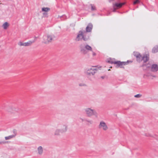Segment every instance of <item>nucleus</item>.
<instances>
[{"mask_svg": "<svg viewBox=\"0 0 158 158\" xmlns=\"http://www.w3.org/2000/svg\"><path fill=\"white\" fill-rule=\"evenodd\" d=\"M97 69H96L90 68H87L85 72V74L88 77L91 76H94L96 73Z\"/></svg>", "mask_w": 158, "mask_h": 158, "instance_id": "1", "label": "nucleus"}, {"mask_svg": "<svg viewBox=\"0 0 158 158\" xmlns=\"http://www.w3.org/2000/svg\"><path fill=\"white\" fill-rule=\"evenodd\" d=\"M133 55L136 57V61L140 63L142 62L143 56L139 52H134Z\"/></svg>", "mask_w": 158, "mask_h": 158, "instance_id": "2", "label": "nucleus"}, {"mask_svg": "<svg viewBox=\"0 0 158 158\" xmlns=\"http://www.w3.org/2000/svg\"><path fill=\"white\" fill-rule=\"evenodd\" d=\"M35 42V40L31 41H29L27 42H26L24 43H23L21 41H20L18 43V45L20 46H30L33 43Z\"/></svg>", "mask_w": 158, "mask_h": 158, "instance_id": "3", "label": "nucleus"}, {"mask_svg": "<svg viewBox=\"0 0 158 158\" xmlns=\"http://www.w3.org/2000/svg\"><path fill=\"white\" fill-rule=\"evenodd\" d=\"M93 25L91 23L88 24L86 28V30L84 31V33L89 32H91L93 29Z\"/></svg>", "mask_w": 158, "mask_h": 158, "instance_id": "4", "label": "nucleus"}, {"mask_svg": "<svg viewBox=\"0 0 158 158\" xmlns=\"http://www.w3.org/2000/svg\"><path fill=\"white\" fill-rule=\"evenodd\" d=\"M80 49V52L83 54H85L87 52V51L85 49V44H81L79 46Z\"/></svg>", "mask_w": 158, "mask_h": 158, "instance_id": "5", "label": "nucleus"}, {"mask_svg": "<svg viewBox=\"0 0 158 158\" xmlns=\"http://www.w3.org/2000/svg\"><path fill=\"white\" fill-rule=\"evenodd\" d=\"M149 54H144L143 55V58L142 59V61H143V63H146L149 60Z\"/></svg>", "mask_w": 158, "mask_h": 158, "instance_id": "6", "label": "nucleus"}, {"mask_svg": "<svg viewBox=\"0 0 158 158\" xmlns=\"http://www.w3.org/2000/svg\"><path fill=\"white\" fill-rule=\"evenodd\" d=\"M125 2H116L113 4V6L117 9H118L121 8L123 6L125 5Z\"/></svg>", "mask_w": 158, "mask_h": 158, "instance_id": "7", "label": "nucleus"}, {"mask_svg": "<svg viewBox=\"0 0 158 158\" xmlns=\"http://www.w3.org/2000/svg\"><path fill=\"white\" fill-rule=\"evenodd\" d=\"M115 64H116V65L115 66V67L116 68H120L124 69V67L123 66V65L122 62L120 60L116 61V62H115Z\"/></svg>", "mask_w": 158, "mask_h": 158, "instance_id": "8", "label": "nucleus"}, {"mask_svg": "<svg viewBox=\"0 0 158 158\" xmlns=\"http://www.w3.org/2000/svg\"><path fill=\"white\" fill-rule=\"evenodd\" d=\"M101 127H103V129L104 130H106L108 128L105 123L103 121L100 122L99 126V128H101Z\"/></svg>", "mask_w": 158, "mask_h": 158, "instance_id": "9", "label": "nucleus"}, {"mask_svg": "<svg viewBox=\"0 0 158 158\" xmlns=\"http://www.w3.org/2000/svg\"><path fill=\"white\" fill-rule=\"evenodd\" d=\"M85 111L88 117H89L92 115V113L93 112L92 109L88 108L85 109Z\"/></svg>", "mask_w": 158, "mask_h": 158, "instance_id": "10", "label": "nucleus"}, {"mask_svg": "<svg viewBox=\"0 0 158 158\" xmlns=\"http://www.w3.org/2000/svg\"><path fill=\"white\" fill-rule=\"evenodd\" d=\"M89 38V36L88 35L87 33H84V31L83 32V35L82 37L81 38L82 40H83L85 41H86L88 40Z\"/></svg>", "mask_w": 158, "mask_h": 158, "instance_id": "11", "label": "nucleus"}, {"mask_svg": "<svg viewBox=\"0 0 158 158\" xmlns=\"http://www.w3.org/2000/svg\"><path fill=\"white\" fill-rule=\"evenodd\" d=\"M151 71L156 72L158 71V65L156 64H153L151 66Z\"/></svg>", "mask_w": 158, "mask_h": 158, "instance_id": "12", "label": "nucleus"}, {"mask_svg": "<svg viewBox=\"0 0 158 158\" xmlns=\"http://www.w3.org/2000/svg\"><path fill=\"white\" fill-rule=\"evenodd\" d=\"M145 66L146 67V68H143V70H144L148 69L150 68L151 69V64L149 63H143V64L140 66V67H144Z\"/></svg>", "mask_w": 158, "mask_h": 158, "instance_id": "13", "label": "nucleus"}, {"mask_svg": "<svg viewBox=\"0 0 158 158\" xmlns=\"http://www.w3.org/2000/svg\"><path fill=\"white\" fill-rule=\"evenodd\" d=\"M114 60H115V59L114 58H107L106 59V62L108 63L111 64H115V62H116V61Z\"/></svg>", "mask_w": 158, "mask_h": 158, "instance_id": "14", "label": "nucleus"}, {"mask_svg": "<svg viewBox=\"0 0 158 158\" xmlns=\"http://www.w3.org/2000/svg\"><path fill=\"white\" fill-rule=\"evenodd\" d=\"M82 35L83 31H79V33L77 35V36L76 40L77 41L81 40L82 39H81V38H80V36H81L82 37Z\"/></svg>", "mask_w": 158, "mask_h": 158, "instance_id": "15", "label": "nucleus"}, {"mask_svg": "<svg viewBox=\"0 0 158 158\" xmlns=\"http://www.w3.org/2000/svg\"><path fill=\"white\" fill-rule=\"evenodd\" d=\"M158 52V46L156 45L154 46L152 50V52L154 53Z\"/></svg>", "mask_w": 158, "mask_h": 158, "instance_id": "16", "label": "nucleus"}, {"mask_svg": "<svg viewBox=\"0 0 158 158\" xmlns=\"http://www.w3.org/2000/svg\"><path fill=\"white\" fill-rule=\"evenodd\" d=\"M85 49L86 51L87 50V51H92V48L88 44L85 45Z\"/></svg>", "mask_w": 158, "mask_h": 158, "instance_id": "17", "label": "nucleus"}, {"mask_svg": "<svg viewBox=\"0 0 158 158\" xmlns=\"http://www.w3.org/2000/svg\"><path fill=\"white\" fill-rule=\"evenodd\" d=\"M9 26V24L7 22H5L2 25V27H3L4 29L5 30L7 29Z\"/></svg>", "mask_w": 158, "mask_h": 158, "instance_id": "18", "label": "nucleus"}, {"mask_svg": "<svg viewBox=\"0 0 158 158\" xmlns=\"http://www.w3.org/2000/svg\"><path fill=\"white\" fill-rule=\"evenodd\" d=\"M63 127H64V129H59L60 132L63 133V132H66L67 130V126L65 125H64Z\"/></svg>", "mask_w": 158, "mask_h": 158, "instance_id": "19", "label": "nucleus"}, {"mask_svg": "<svg viewBox=\"0 0 158 158\" xmlns=\"http://www.w3.org/2000/svg\"><path fill=\"white\" fill-rule=\"evenodd\" d=\"M38 153L40 155H41L43 152V150L42 147L40 146L38 148Z\"/></svg>", "mask_w": 158, "mask_h": 158, "instance_id": "20", "label": "nucleus"}, {"mask_svg": "<svg viewBox=\"0 0 158 158\" xmlns=\"http://www.w3.org/2000/svg\"><path fill=\"white\" fill-rule=\"evenodd\" d=\"M145 136H147V137H153L155 138H156V139H157L156 138V137L158 136L156 134L154 135H151L148 134V133H145Z\"/></svg>", "mask_w": 158, "mask_h": 158, "instance_id": "21", "label": "nucleus"}, {"mask_svg": "<svg viewBox=\"0 0 158 158\" xmlns=\"http://www.w3.org/2000/svg\"><path fill=\"white\" fill-rule=\"evenodd\" d=\"M50 10L49 7H43L42 8V11L43 12H47Z\"/></svg>", "mask_w": 158, "mask_h": 158, "instance_id": "22", "label": "nucleus"}, {"mask_svg": "<svg viewBox=\"0 0 158 158\" xmlns=\"http://www.w3.org/2000/svg\"><path fill=\"white\" fill-rule=\"evenodd\" d=\"M15 136V135H9L8 136H6L5 137V139L6 140L10 139L11 138H12L14 137Z\"/></svg>", "mask_w": 158, "mask_h": 158, "instance_id": "23", "label": "nucleus"}, {"mask_svg": "<svg viewBox=\"0 0 158 158\" xmlns=\"http://www.w3.org/2000/svg\"><path fill=\"white\" fill-rule=\"evenodd\" d=\"M52 39V37L51 35H48L47 40L48 42H50Z\"/></svg>", "mask_w": 158, "mask_h": 158, "instance_id": "24", "label": "nucleus"}, {"mask_svg": "<svg viewBox=\"0 0 158 158\" xmlns=\"http://www.w3.org/2000/svg\"><path fill=\"white\" fill-rule=\"evenodd\" d=\"M91 6V10H96V7L94 4H90Z\"/></svg>", "mask_w": 158, "mask_h": 158, "instance_id": "25", "label": "nucleus"}, {"mask_svg": "<svg viewBox=\"0 0 158 158\" xmlns=\"http://www.w3.org/2000/svg\"><path fill=\"white\" fill-rule=\"evenodd\" d=\"M80 119L81 120L82 122L84 120L86 121L87 122H88L90 123V124H92L93 123V121L91 120H89L87 119H84L82 118H80Z\"/></svg>", "mask_w": 158, "mask_h": 158, "instance_id": "26", "label": "nucleus"}, {"mask_svg": "<svg viewBox=\"0 0 158 158\" xmlns=\"http://www.w3.org/2000/svg\"><path fill=\"white\" fill-rule=\"evenodd\" d=\"M140 3V1L139 0H135L133 2V4L134 5H136L137 4Z\"/></svg>", "mask_w": 158, "mask_h": 158, "instance_id": "27", "label": "nucleus"}, {"mask_svg": "<svg viewBox=\"0 0 158 158\" xmlns=\"http://www.w3.org/2000/svg\"><path fill=\"white\" fill-rule=\"evenodd\" d=\"M60 133L59 129H57L55 131V135H59Z\"/></svg>", "mask_w": 158, "mask_h": 158, "instance_id": "28", "label": "nucleus"}, {"mask_svg": "<svg viewBox=\"0 0 158 158\" xmlns=\"http://www.w3.org/2000/svg\"><path fill=\"white\" fill-rule=\"evenodd\" d=\"M142 96V95L140 94H138L134 96V97L136 98H140Z\"/></svg>", "mask_w": 158, "mask_h": 158, "instance_id": "29", "label": "nucleus"}, {"mask_svg": "<svg viewBox=\"0 0 158 158\" xmlns=\"http://www.w3.org/2000/svg\"><path fill=\"white\" fill-rule=\"evenodd\" d=\"M116 9H117L116 8H115V7L114 6H113V12H117L118 13H120V12L118 11H117L116 10Z\"/></svg>", "mask_w": 158, "mask_h": 158, "instance_id": "30", "label": "nucleus"}, {"mask_svg": "<svg viewBox=\"0 0 158 158\" xmlns=\"http://www.w3.org/2000/svg\"><path fill=\"white\" fill-rule=\"evenodd\" d=\"M60 18L62 20H63L64 19H66V16L65 15H63L62 16H61L60 17Z\"/></svg>", "mask_w": 158, "mask_h": 158, "instance_id": "31", "label": "nucleus"}, {"mask_svg": "<svg viewBox=\"0 0 158 158\" xmlns=\"http://www.w3.org/2000/svg\"><path fill=\"white\" fill-rule=\"evenodd\" d=\"M93 112L92 113V115H94L97 116V113L96 112L93 110Z\"/></svg>", "mask_w": 158, "mask_h": 158, "instance_id": "32", "label": "nucleus"}, {"mask_svg": "<svg viewBox=\"0 0 158 158\" xmlns=\"http://www.w3.org/2000/svg\"><path fill=\"white\" fill-rule=\"evenodd\" d=\"M43 15L44 17H48V14L47 12H44Z\"/></svg>", "mask_w": 158, "mask_h": 158, "instance_id": "33", "label": "nucleus"}, {"mask_svg": "<svg viewBox=\"0 0 158 158\" xmlns=\"http://www.w3.org/2000/svg\"><path fill=\"white\" fill-rule=\"evenodd\" d=\"M13 133L14 134L13 135H15V136L17 134V131L15 129H14L13 130Z\"/></svg>", "mask_w": 158, "mask_h": 158, "instance_id": "34", "label": "nucleus"}, {"mask_svg": "<svg viewBox=\"0 0 158 158\" xmlns=\"http://www.w3.org/2000/svg\"><path fill=\"white\" fill-rule=\"evenodd\" d=\"M8 141H0V144H5L6 143H8Z\"/></svg>", "mask_w": 158, "mask_h": 158, "instance_id": "35", "label": "nucleus"}, {"mask_svg": "<svg viewBox=\"0 0 158 158\" xmlns=\"http://www.w3.org/2000/svg\"><path fill=\"white\" fill-rule=\"evenodd\" d=\"M127 64H128L129 63H131L133 62V61L131 60H127Z\"/></svg>", "mask_w": 158, "mask_h": 158, "instance_id": "36", "label": "nucleus"}, {"mask_svg": "<svg viewBox=\"0 0 158 158\" xmlns=\"http://www.w3.org/2000/svg\"><path fill=\"white\" fill-rule=\"evenodd\" d=\"M6 110L8 111L11 112H12V108L11 107H10V109H6Z\"/></svg>", "mask_w": 158, "mask_h": 158, "instance_id": "37", "label": "nucleus"}, {"mask_svg": "<svg viewBox=\"0 0 158 158\" xmlns=\"http://www.w3.org/2000/svg\"><path fill=\"white\" fill-rule=\"evenodd\" d=\"M123 65H127L126 61H122Z\"/></svg>", "mask_w": 158, "mask_h": 158, "instance_id": "38", "label": "nucleus"}, {"mask_svg": "<svg viewBox=\"0 0 158 158\" xmlns=\"http://www.w3.org/2000/svg\"><path fill=\"white\" fill-rule=\"evenodd\" d=\"M79 85L80 86H85V84H84L83 85H82V84H79Z\"/></svg>", "mask_w": 158, "mask_h": 158, "instance_id": "39", "label": "nucleus"}, {"mask_svg": "<svg viewBox=\"0 0 158 158\" xmlns=\"http://www.w3.org/2000/svg\"><path fill=\"white\" fill-rule=\"evenodd\" d=\"M96 55V53L95 52H93V56H95Z\"/></svg>", "mask_w": 158, "mask_h": 158, "instance_id": "40", "label": "nucleus"}, {"mask_svg": "<svg viewBox=\"0 0 158 158\" xmlns=\"http://www.w3.org/2000/svg\"><path fill=\"white\" fill-rule=\"evenodd\" d=\"M149 74H144V76H146L147 77H148L149 76Z\"/></svg>", "mask_w": 158, "mask_h": 158, "instance_id": "41", "label": "nucleus"}, {"mask_svg": "<svg viewBox=\"0 0 158 158\" xmlns=\"http://www.w3.org/2000/svg\"><path fill=\"white\" fill-rule=\"evenodd\" d=\"M105 77L104 76H102L101 77V78L103 79H104Z\"/></svg>", "mask_w": 158, "mask_h": 158, "instance_id": "42", "label": "nucleus"}, {"mask_svg": "<svg viewBox=\"0 0 158 158\" xmlns=\"http://www.w3.org/2000/svg\"><path fill=\"white\" fill-rule=\"evenodd\" d=\"M97 66H92V67H93V68H94V67H97Z\"/></svg>", "mask_w": 158, "mask_h": 158, "instance_id": "43", "label": "nucleus"}, {"mask_svg": "<svg viewBox=\"0 0 158 158\" xmlns=\"http://www.w3.org/2000/svg\"><path fill=\"white\" fill-rule=\"evenodd\" d=\"M110 69H108V71H110Z\"/></svg>", "mask_w": 158, "mask_h": 158, "instance_id": "44", "label": "nucleus"}, {"mask_svg": "<svg viewBox=\"0 0 158 158\" xmlns=\"http://www.w3.org/2000/svg\"><path fill=\"white\" fill-rule=\"evenodd\" d=\"M110 68H112V66H110Z\"/></svg>", "mask_w": 158, "mask_h": 158, "instance_id": "45", "label": "nucleus"}, {"mask_svg": "<svg viewBox=\"0 0 158 158\" xmlns=\"http://www.w3.org/2000/svg\"><path fill=\"white\" fill-rule=\"evenodd\" d=\"M128 108H127V109H126V110H128Z\"/></svg>", "mask_w": 158, "mask_h": 158, "instance_id": "46", "label": "nucleus"}, {"mask_svg": "<svg viewBox=\"0 0 158 158\" xmlns=\"http://www.w3.org/2000/svg\"><path fill=\"white\" fill-rule=\"evenodd\" d=\"M15 111H17V110H15Z\"/></svg>", "mask_w": 158, "mask_h": 158, "instance_id": "47", "label": "nucleus"}, {"mask_svg": "<svg viewBox=\"0 0 158 158\" xmlns=\"http://www.w3.org/2000/svg\"><path fill=\"white\" fill-rule=\"evenodd\" d=\"M153 77H155V76H153Z\"/></svg>", "mask_w": 158, "mask_h": 158, "instance_id": "48", "label": "nucleus"}, {"mask_svg": "<svg viewBox=\"0 0 158 158\" xmlns=\"http://www.w3.org/2000/svg\"><path fill=\"white\" fill-rule=\"evenodd\" d=\"M111 1H114V0H111Z\"/></svg>", "mask_w": 158, "mask_h": 158, "instance_id": "49", "label": "nucleus"}]
</instances>
